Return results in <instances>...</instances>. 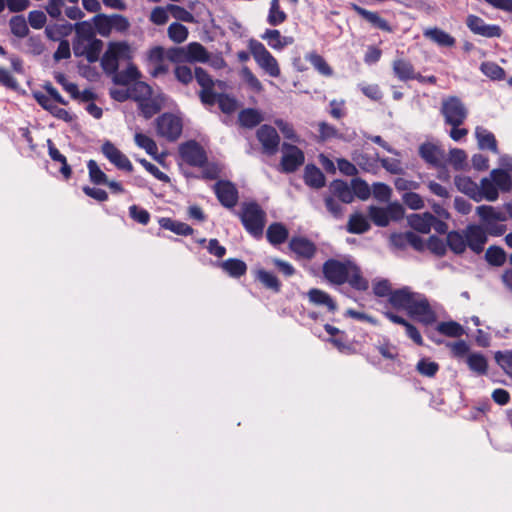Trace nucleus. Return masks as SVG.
<instances>
[{"mask_svg": "<svg viewBox=\"0 0 512 512\" xmlns=\"http://www.w3.org/2000/svg\"><path fill=\"white\" fill-rule=\"evenodd\" d=\"M477 214L484 228L478 225H471L464 232L468 247L475 253H480L483 251L487 241L486 232L493 236H500L505 233L506 227L500 222L505 221L507 217L499 209L488 205L477 207Z\"/></svg>", "mask_w": 512, "mask_h": 512, "instance_id": "obj_1", "label": "nucleus"}, {"mask_svg": "<svg viewBox=\"0 0 512 512\" xmlns=\"http://www.w3.org/2000/svg\"><path fill=\"white\" fill-rule=\"evenodd\" d=\"M388 301L394 308L405 310L411 318L423 325H432L437 320V314L427 297L410 287L394 290Z\"/></svg>", "mask_w": 512, "mask_h": 512, "instance_id": "obj_2", "label": "nucleus"}, {"mask_svg": "<svg viewBox=\"0 0 512 512\" xmlns=\"http://www.w3.org/2000/svg\"><path fill=\"white\" fill-rule=\"evenodd\" d=\"M324 277L332 284L349 283L351 287L363 291L368 281L362 277L359 267L351 261L329 259L323 264Z\"/></svg>", "mask_w": 512, "mask_h": 512, "instance_id": "obj_3", "label": "nucleus"}, {"mask_svg": "<svg viewBox=\"0 0 512 512\" xmlns=\"http://www.w3.org/2000/svg\"><path fill=\"white\" fill-rule=\"evenodd\" d=\"M109 76L115 85L128 87L134 96H151L152 88L143 80V75L132 63L122 70L113 72Z\"/></svg>", "mask_w": 512, "mask_h": 512, "instance_id": "obj_4", "label": "nucleus"}, {"mask_svg": "<svg viewBox=\"0 0 512 512\" xmlns=\"http://www.w3.org/2000/svg\"><path fill=\"white\" fill-rule=\"evenodd\" d=\"M209 51L199 42H190L185 46L170 47L169 61L180 63H206Z\"/></svg>", "mask_w": 512, "mask_h": 512, "instance_id": "obj_5", "label": "nucleus"}, {"mask_svg": "<svg viewBox=\"0 0 512 512\" xmlns=\"http://www.w3.org/2000/svg\"><path fill=\"white\" fill-rule=\"evenodd\" d=\"M130 46L125 42H111L101 58V66L107 75L116 72L121 61L131 59Z\"/></svg>", "mask_w": 512, "mask_h": 512, "instance_id": "obj_6", "label": "nucleus"}, {"mask_svg": "<svg viewBox=\"0 0 512 512\" xmlns=\"http://www.w3.org/2000/svg\"><path fill=\"white\" fill-rule=\"evenodd\" d=\"M239 215L243 226L252 236L262 235L266 214L257 203H244Z\"/></svg>", "mask_w": 512, "mask_h": 512, "instance_id": "obj_7", "label": "nucleus"}, {"mask_svg": "<svg viewBox=\"0 0 512 512\" xmlns=\"http://www.w3.org/2000/svg\"><path fill=\"white\" fill-rule=\"evenodd\" d=\"M249 50L258 66L269 76L276 78L280 75L278 61L261 42L250 40Z\"/></svg>", "mask_w": 512, "mask_h": 512, "instance_id": "obj_8", "label": "nucleus"}, {"mask_svg": "<svg viewBox=\"0 0 512 512\" xmlns=\"http://www.w3.org/2000/svg\"><path fill=\"white\" fill-rule=\"evenodd\" d=\"M182 130V119L177 115L164 113L156 120L157 135L167 141H176L181 136Z\"/></svg>", "mask_w": 512, "mask_h": 512, "instance_id": "obj_9", "label": "nucleus"}, {"mask_svg": "<svg viewBox=\"0 0 512 512\" xmlns=\"http://www.w3.org/2000/svg\"><path fill=\"white\" fill-rule=\"evenodd\" d=\"M179 153L183 161L191 166L203 167L207 162L204 149L196 141L181 144Z\"/></svg>", "mask_w": 512, "mask_h": 512, "instance_id": "obj_10", "label": "nucleus"}, {"mask_svg": "<svg viewBox=\"0 0 512 512\" xmlns=\"http://www.w3.org/2000/svg\"><path fill=\"white\" fill-rule=\"evenodd\" d=\"M170 48L165 49L162 46H155L147 53V59L152 66L150 74L153 77L165 75L169 71V67L165 64V60L169 61Z\"/></svg>", "mask_w": 512, "mask_h": 512, "instance_id": "obj_11", "label": "nucleus"}, {"mask_svg": "<svg viewBox=\"0 0 512 512\" xmlns=\"http://www.w3.org/2000/svg\"><path fill=\"white\" fill-rule=\"evenodd\" d=\"M304 153L298 147L283 143L281 167L286 173L297 170L304 163Z\"/></svg>", "mask_w": 512, "mask_h": 512, "instance_id": "obj_12", "label": "nucleus"}, {"mask_svg": "<svg viewBox=\"0 0 512 512\" xmlns=\"http://www.w3.org/2000/svg\"><path fill=\"white\" fill-rule=\"evenodd\" d=\"M442 113L448 124L459 126L466 118L467 111L458 98H448L443 102Z\"/></svg>", "mask_w": 512, "mask_h": 512, "instance_id": "obj_13", "label": "nucleus"}, {"mask_svg": "<svg viewBox=\"0 0 512 512\" xmlns=\"http://www.w3.org/2000/svg\"><path fill=\"white\" fill-rule=\"evenodd\" d=\"M102 47L103 42L99 39H84L76 40L73 50L76 56H84L88 62L93 63L98 60Z\"/></svg>", "mask_w": 512, "mask_h": 512, "instance_id": "obj_14", "label": "nucleus"}, {"mask_svg": "<svg viewBox=\"0 0 512 512\" xmlns=\"http://www.w3.org/2000/svg\"><path fill=\"white\" fill-rule=\"evenodd\" d=\"M257 138L266 154L274 155L278 151L280 138L272 126L262 125L257 130Z\"/></svg>", "mask_w": 512, "mask_h": 512, "instance_id": "obj_15", "label": "nucleus"}, {"mask_svg": "<svg viewBox=\"0 0 512 512\" xmlns=\"http://www.w3.org/2000/svg\"><path fill=\"white\" fill-rule=\"evenodd\" d=\"M467 27L474 33L487 38L500 37L502 30L498 25L486 24L485 21L476 16L468 15L466 19Z\"/></svg>", "mask_w": 512, "mask_h": 512, "instance_id": "obj_16", "label": "nucleus"}, {"mask_svg": "<svg viewBox=\"0 0 512 512\" xmlns=\"http://www.w3.org/2000/svg\"><path fill=\"white\" fill-rule=\"evenodd\" d=\"M39 105L58 119L66 122L73 120L72 115L63 106L67 105L64 98H36Z\"/></svg>", "mask_w": 512, "mask_h": 512, "instance_id": "obj_17", "label": "nucleus"}, {"mask_svg": "<svg viewBox=\"0 0 512 512\" xmlns=\"http://www.w3.org/2000/svg\"><path fill=\"white\" fill-rule=\"evenodd\" d=\"M101 150L104 156L118 169L128 172L132 171L133 166L128 157L124 155L113 143L106 141L102 145Z\"/></svg>", "mask_w": 512, "mask_h": 512, "instance_id": "obj_18", "label": "nucleus"}, {"mask_svg": "<svg viewBox=\"0 0 512 512\" xmlns=\"http://www.w3.org/2000/svg\"><path fill=\"white\" fill-rule=\"evenodd\" d=\"M214 191L220 203L227 207L232 208L238 201V191L236 187L228 181H219L214 185Z\"/></svg>", "mask_w": 512, "mask_h": 512, "instance_id": "obj_19", "label": "nucleus"}, {"mask_svg": "<svg viewBox=\"0 0 512 512\" xmlns=\"http://www.w3.org/2000/svg\"><path fill=\"white\" fill-rule=\"evenodd\" d=\"M289 247L299 258L311 259L316 253V246L305 237H293Z\"/></svg>", "mask_w": 512, "mask_h": 512, "instance_id": "obj_20", "label": "nucleus"}, {"mask_svg": "<svg viewBox=\"0 0 512 512\" xmlns=\"http://www.w3.org/2000/svg\"><path fill=\"white\" fill-rule=\"evenodd\" d=\"M309 302L316 306H322L328 312L334 313L337 310V304L334 299L325 291L312 288L307 292Z\"/></svg>", "mask_w": 512, "mask_h": 512, "instance_id": "obj_21", "label": "nucleus"}, {"mask_svg": "<svg viewBox=\"0 0 512 512\" xmlns=\"http://www.w3.org/2000/svg\"><path fill=\"white\" fill-rule=\"evenodd\" d=\"M203 106L211 109L215 104H218L220 110L227 115L236 112L240 105L236 98H200Z\"/></svg>", "mask_w": 512, "mask_h": 512, "instance_id": "obj_22", "label": "nucleus"}, {"mask_svg": "<svg viewBox=\"0 0 512 512\" xmlns=\"http://www.w3.org/2000/svg\"><path fill=\"white\" fill-rule=\"evenodd\" d=\"M394 75L402 81L415 79L417 74L412 63L402 57L396 58L392 63Z\"/></svg>", "mask_w": 512, "mask_h": 512, "instance_id": "obj_23", "label": "nucleus"}, {"mask_svg": "<svg viewBox=\"0 0 512 512\" xmlns=\"http://www.w3.org/2000/svg\"><path fill=\"white\" fill-rule=\"evenodd\" d=\"M142 115L149 119L164 107L165 98H134Z\"/></svg>", "mask_w": 512, "mask_h": 512, "instance_id": "obj_24", "label": "nucleus"}, {"mask_svg": "<svg viewBox=\"0 0 512 512\" xmlns=\"http://www.w3.org/2000/svg\"><path fill=\"white\" fill-rule=\"evenodd\" d=\"M194 77L202 88L200 96H215L212 91L216 84L221 85L222 82L215 81L206 70L201 67H196L194 70Z\"/></svg>", "mask_w": 512, "mask_h": 512, "instance_id": "obj_25", "label": "nucleus"}, {"mask_svg": "<svg viewBox=\"0 0 512 512\" xmlns=\"http://www.w3.org/2000/svg\"><path fill=\"white\" fill-rule=\"evenodd\" d=\"M433 220L434 216L429 212L411 214L408 216V224L410 227L423 234H427L431 231Z\"/></svg>", "mask_w": 512, "mask_h": 512, "instance_id": "obj_26", "label": "nucleus"}, {"mask_svg": "<svg viewBox=\"0 0 512 512\" xmlns=\"http://www.w3.org/2000/svg\"><path fill=\"white\" fill-rule=\"evenodd\" d=\"M350 6L358 15L363 17L376 28H379L383 31H391V27L389 26L388 22L382 17H380L378 13L368 11L354 3H351Z\"/></svg>", "mask_w": 512, "mask_h": 512, "instance_id": "obj_27", "label": "nucleus"}, {"mask_svg": "<svg viewBox=\"0 0 512 512\" xmlns=\"http://www.w3.org/2000/svg\"><path fill=\"white\" fill-rule=\"evenodd\" d=\"M475 136L481 150H489L498 154L497 141L493 133L483 127H476Z\"/></svg>", "mask_w": 512, "mask_h": 512, "instance_id": "obj_28", "label": "nucleus"}, {"mask_svg": "<svg viewBox=\"0 0 512 512\" xmlns=\"http://www.w3.org/2000/svg\"><path fill=\"white\" fill-rule=\"evenodd\" d=\"M161 228L169 230L177 235L188 236L193 234L194 230L188 224L174 220L169 217H162L158 221Z\"/></svg>", "mask_w": 512, "mask_h": 512, "instance_id": "obj_29", "label": "nucleus"}, {"mask_svg": "<svg viewBox=\"0 0 512 512\" xmlns=\"http://www.w3.org/2000/svg\"><path fill=\"white\" fill-rule=\"evenodd\" d=\"M261 38L266 40L268 45L276 50H281L285 46L293 43L292 37L282 36L281 33L275 29H267Z\"/></svg>", "mask_w": 512, "mask_h": 512, "instance_id": "obj_30", "label": "nucleus"}, {"mask_svg": "<svg viewBox=\"0 0 512 512\" xmlns=\"http://www.w3.org/2000/svg\"><path fill=\"white\" fill-rule=\"evenodd\" d=\"M424 36L442 47H453L456 43L454 37L439 28H429L424 31Z\"/></svg>", "mask_w": 512, "mask_h": 512, "instance_id": "obj_31", "label": "nucleus"}, {"mask_svg": "<svg viewBox=\"0 0 512 512\" xmlns=\"http://www.w3.org/2000/svg\"><path fill=\"white\" fill-rule=\"evenodd\" d=\"M330 192L343 203H351L354 200L352 187L342 180H334L329 186Z\"/></svg>", "mask_w": 512, "mask_h": 512, "instance_id": "obj_32", "label": "nucleus"}, {"mask_svg": "<svg viewBox=\"0 0 512 512\" xmlns=\"http://www.w3.org/2000/svg\"><path fill=\"white\" fill-rule=\"evenodd\" d=\"M304 181L306 185L319 189L325 185V176L315 165H307L304 171Z\"/></svg>", "mask_w": 512, "mask_h": 512, "instance_id": "obj_33", "label": "nucleus"}, {"mask_svg": "<svg viewBox=\"0 0 512 512\" xmlns=\"http://www.w3.org/2000/svg\"><path fill=\"white\" fill-rule=\"evenodd\" d=\"M457 188L468 195L476 202L481 201L479 185L468 177H457L455 180Z\"/></svg>", "mask_w": 512, "mask_h": 512, "instance_id": "obj_34", "label": "nucleus"}, {"mask_svg": "<svg viewBox=\"0 0 512 512\" xmlns=\"http://www.w3.org/2000/svg\"><path fill=\"white\" fill-rule=\"evenodd\" d=\"M421 157L428 163L439 165L443 158V153L439 147L431 143H424L419 148Z\"/></svg>", "mask_w": 512, "mask_h": 512, "instance_id": "obj_35", "label": "nucleus"}, {"mask_svg": "<svg viewBox=\"0 0 512 512\" xmlns=\"http://www.w3.org/2000/svg\"><path fill=\"white\" fill-rule=\"evenodd\" d=\"M306 60L314 67V69L325 77L333 75V69L327 61L317 52L312 51L306 54Z\"/></svg>", "mask_w": 512, "mask_h": 512, "instance_id": "obj_36", "label": "nucleus"}, {"mask_svg": "<svg viewBox=\"0 0 512 512\" xmlns=\"http://www.w3.org/2000/svg\"><path fill=\"white\" fill-rule=\"evenodd\" d=\"M288 235L289 233L287 228L281 223L271 224L266 232L267 239L272 245L284 243L287 240Z\"/></svg>", "mask_w": 512, "mask_h": 512, "instance_id": "obj_37", "label": "nucleus"}, {"mask_svg": "<svg viewBox=\"0 0 512 512\" xmlns=\"http://www.w3.org/2000/svg\"><path fill=\"white\" fill-rule=\"evenodd\" d=\"M48 153L50 158L53 161L59 162L61 164L60 172L64 176L65 179L70 178L71 176V168L67 163L66 157L61 154V152L55 147L53 141L51 139L47 140Z\"/></svg>", "mask_w": 512, "mask_h": 512, "instance_id": "obj_38", "label": "nucleus"}, {"mask_svg": "<svg viewBox=\"0 0 512 512\" xmlns=\"http://www.w3.org/2000/svg\"><path fill=\"white\" fill-rule=\"evenodd\" d=\"M466 362L469 369L478 375H485L488 371V361L486 357L479 352L469 354Z\"/></svg>", "mask_w": 512, "mask_h": 512, "instance_id": "obj_39", "label": "nucleus"}, {"mask_svg": "<svg viewBox=\"0 0 512 512\" xmlns=\"http://www.w3.org/2000/svg\"><path fill=\"white\" fill-rule=\"evenodd\" d=\"M256 279L261 282V284L267 288L272 290L273 292L278 293L281 289V283L277 276L272 272L266 271L264 269H257L255 272Z\"/></svg>", "mask_w": 512, "mask_h": 512, "instance_id": "obj_40", "label": "nucleus"}, {"mask_svg": "<svg viewBox=\"0 0 512 512\" xmlns=\"http://www.w3.org/2000/svg\"><path fill=\"white\" fill-rule=\"evenodd\" d=\"M221 268L231 277L239 278L247 271V265L244 261L230 258L220 264Z\"/></svg>", "mask_w": 512, "mask_h": 512, "instance_id": "obj_41", "label": "nucleus"}, {"mask_svg": "<svg viewBox=\"0 0 512 512\" xmlns=\"http://www.w3.org/2000/svg\"><path fill=\"white\" fill-rule=\"evenodd\" d=\"M369 228L370 224L364 215L356 213L350 216L347 224L348 232L354 234H361L368 231Z\"/></svg>", "mask_w": 512, "mask_h": 512, "instance_id": "obj_42", "label": "nucleus"}, {"mask_svg": "<svg viewBox=\"0 0 512 512\" xmlns=\"http://www.w3.org/2000/svg\"><path fill=\"white\" fill-rule=\"evenodd\" d=\"M447 245L449 248L456 254H461L466 250L467 241L465 237V232L460 233L457 231H452L447 235Z\"/></svg>", "mask_w": 512, "mask_h": 512, "instance_id": "obj_43", "label": "nucleus"}, {"mask_svg": "<svg viewBox=\"0 0 512 512\" xmlns=\"http://www.w3.org/2000/svg\"><path fill=\"white\" fill-rule=\"evenodd\" d=\"M479 192L481 196V201L483 199L487 201H495L498 199L499 193L496 185L494 184L491 177L483 178L479 185Z\"/></svg>", "mask_w": 512, "mask_h": 512, "instance_id": "obj_44", "label": "nucleus"}, {"mask_svg": "<svg viewBox=\"0 0 512 512\" xmlns=\"http://www.w3.org/2000/svg\"><path fill=\"white\" fill-rule=\"evenodd\" d=\"M436 330L445 336L458 338L465 334L464 328L455 321L438 323Z\"/></svg>", "mask_w": 512, "mask_h": 512, "instance_id": "obj_45", "label": "nucleus"}, {"mask_svg": "<svg viewBox=\"0 0 512 512\" xmlns=\"http://www.w3.org/2000/svg\"><path fill=\"white\" fill-rule=\"evenodd\" d=\"M490 177L496 185L497 189L509 191L512 187V179L509 173L502 169H494L490 173Z\"/></svg>", "mask_w": 512, "mask_h": 512, "instance_id": "obj_46", "label": "nucleus"}, {"mask_svg": "<svg viewBox=\"0 0 512 512\" xmlns=\"http://www.w3.org/2000/svg\"><path fill=\"white\" fill-rule=\"evenodd\" d=\"M287 14L281 9L279 0H272L270 3V9L267 16V22L271 26H278L285 22Z\"/></svg>", "mask_w": 512, "mask_h": 512, "instance_id": "obj_47", "label": "nucleus"}, {"mask_svg": "<svg viewBox=\"0 0 512 512\" xmlns=\"http://www.w3.org/2000/svg\"><path fill=\"white\" fill-rule=\"evenodd\" d=\"M263 120L262 114L255 109H244L239 113V122L242 126L252 128Z\"/></svg>", "mask_w": 512, "mask_h": 512, "instance_id": "obj_48", "label": "nucleus"}, {"mask_svg": "<svg viewBox=\"0 0 512 512\" xmlns=\"http://www.w3.org/2000/svg\"><path fill=\"white\" fill-rule=\"evenodd\" d=\"M352 159L355 164L365 172L375 173L378 170V161L363 153L355 152Z\"/></svg>", "mask_w": 512, "mask_h": 512, "instance_id": "obj_49", "label": "nucleus"}, {"mask_svg": "<svg viewBox=\"0 0 512 512\" xmlns=\"http://www.w3.org/2000/svg\"><path fill=\"white\" fill-rule=\"evenodd\" d=\"M167 33L170 40L176 44L185 42L189 35L187 27L178 22L171 23L168 27Z\"/></svg>", "mask_w": 512, "mask_h": 512, "instance_id": "obj_50", "label": "nucleus"}, {"mask_svg": "<svg viewBox=\"0 0 512 512\" xmlns=\"http://www.w3.org/2000/svg\"><path fill=\"white\" fill-rule=\"evenodd\" d=\"M481 72L492 80H503L506 73L502 67L495 62L486 61L480 65Z\"/></svg>", "mask_w": 512, "mask_h": 512, "instance_id": "obj_51", "label": "nucleus"}, {"mask_svg": "<svg viewBox=\"0 0 512 512\" xmlns=\"http://www.w3.org/2000/svg\"><path fill=\"white\" fill-rule=\"evenodd\" d=\"M135 143L138 147L144 149L149 155L155 156L158 152L156 142L143 133H136L134 136Z\"/></svg>", "mask_w": 512, "mask_h": 512, "instance_id": "obj_52", "label": "nucleus"}, {"mask_svg": "<svg viewBox=\"0 0 512 512\" xmlns=\"http://www.w3.org/2000/svg\"><path fill=\"white\" fill-rule=\"evenodd\" d=\"M87 168L89 171V178L92 183L96 185L107 183V175L100 169L96 161L89 160L87 163Z\"/></svg>", "mask_w": 512, "mask_h": 512, "instance_id": "obj_53", "label": "nucleus"}, {"mask_svg": "<svg viewBox=\"0 0 512 512\" xmlns=\"http://www.w3.org/2000/svg\"><path fill=\"white\" fill-rule=\"evenodd\" d=\"M416 370L423 376L433 377L439 370V365L428 358H422L416 365Z\"/></svg>", "mask_w": 512, "mask_h": 512, "instance_id": "obj_54", "label": "nucleus"}, {"mask_svg": "<svg viewBox=\"0 0 512 512\" xmlns=\"http://www.w3.org/2000/svg\"><path fill=\"white\" fill-rule=\"evenodd\" d=\"M368 214H369L370 219L377 226L385 227L389 224L386 207L383 208V207L371 206L369 208Z\"/></svg>", "mask_w": 512, "mask_h": 512, "instance_id": "obj_55", "label": "nucleus"}, {"mask_svg": "<svg viewBox=\"0 0 512 512\" xmlns=\"http://www.w3.org/2000/svg\"><path fill=\"white\" fill-rule=\"evenodd\" d=\"M11 32L17 37H25L29 31L23 16H14L10 19Z\"/></svg>", "mask_w": 512, "mask_h": 512, "instance_id": "obj_56", "label": "nucleus"}, {"mask_svg": "<svg viewBox=\"0 0 512 512\" xmlns=\"http://www.w3.org/2000/svg\"><path fill=\"white\" fill-rule=\"evenodd\" d=\"M94 25L97 32L103 37H108L112 32L110 16L97 15L94 17Z\"/></svg>", "mask_w": 512, "mask_h": 512, "instance_id": "obj_57", "label": "nucleus"}, {"mask_svg": "<svg viewBox=\"0 0 512 512\" xmlns=\"http://www.w3.org/2000/svg\"><path fill=\"white\" fill-rule=\"evenodd\" d=\"M486 260L494 265L501 266L506 260V254L502 248L490 247L485 254Z\"/></svg>", "mask_w": 512, "mask_h": 512, "instance_id": "obj_58", "label": "nucleus"}, {"mask_svg": "<svg viewBox=\"0 0 512 512\" xmlns=\"http://www.w3.org/2000/svg\"><path fill=\"white\" fill-rule=\"evenodd\" d=\"M351 187L353 196L356 195L358 198L362 200L368 199L371 194V190L368 184L359 178L353 179L351 181Z\"/></svg>", "mask_w": 512, "mask_h": 512, "instance_id": "obj_59", "label": "nucleus"}, {"mask_svg": "<svg viewBox=\"0 0 512 512\" xmlns=\"http://www.w3.org/2000/svg\"><path fill=\"white\" fill-rule=\"evenodd\" d=\"M75 31L77 34L76 40H84V39L95 40L96 39L95 35H94L93 28L89 22L84 21V22H79V23L75 24Z\"/></svg>", "mask_w": 512, "mask_h": 512, "instance_id": "obj_60", "label": "nucleus"}, {"mask_svg": "<svg viewBox=\"0 0 512 512\" xmlns=\"http://www.w3.org/2000/svg\"><path fill=\"white\" fill-rule=\"evenodd\" d=\"M167 9L172 14V16L177 20H181L183 22H193L194 21L193 15L181 6L169 4L167 6Z\"/></svg>", "mask_w": 512, "mask_h": 512, "instance_id": "obj_61", "label": "nucleus"}, {"mask_svg": "<svg viewBox=\"0 0 512 512\" xmlns=\"http://www.w3.org/2000/svg\"><path fill=\"white\" fill-rule=\"evenodd\" d=\"M174 75L175 78L183 84H188L193 80V72L191 68L186 65H182V63L176 65Z\"/></svg>", "mask_w": 512, "mask_h": 512, "instance_id": "obj_62", "label": "nucleus"}, {"mask_svg": "<svg viewBox=\"0 0 512 512\" xmlns=\"http://www.w3.org/2000/svg\"><path fill=\"white\" fill-rule=\"evenodd\" d=\"M403 202L405 205H407L410 209L413 210H419L424 207V200L422 197L414 192H407L402 197Z\"/></svg>", "mask_w": 512, "mask_h": 512, "instance_id": "obj_63", "label": "nucleus"}, {"mask_svg": "<svg viewBox=\"0 0 512 512\" xmlns=\"http://www.w3.org/2000/svg\"><path fill=\"white\" fill-rule=\"evenodd\" d=\"M446 246L447 242H444L436 236H431L427 241V249L437 256H443L445 254Z\"/></svg>", "mask_w": 512, "mask_h": 512, "instance_id": "obj_64", "label": "nucleus"}]
</instances>
